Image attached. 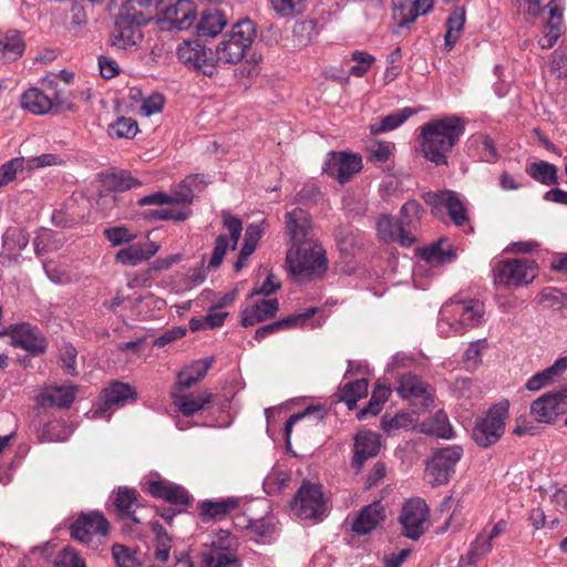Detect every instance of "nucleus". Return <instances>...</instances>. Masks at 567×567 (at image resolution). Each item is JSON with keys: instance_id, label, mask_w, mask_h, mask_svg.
I'll use <instances>...</instances> for the list:
<instances>
[{"instance_id": "nucleus-1", "label": "nucleus", "mask_w": 567, "mask_h": 567, "mask_svg": "<svg viewBox=\"0 0 567 567\" xmlns=\"http://www.w3.org/2000/svg\"><path fill=\"white\" fill-rule=\"evenodd\" d=\"M465 132V120L450 115L433 120L421 127V152L435 165H446L447 154L458 143Z\"/></svg>"}, {"instance_id": "nucleus-2", "label": "nucleus", "mask_w": 567, "mask_h": 567, "mask_svg": "<svg viewBox=\"0 0 567 567\" xmlns=\"http://www.w3.org/2000/svg\"><path fill=\"white\" fill-rule=\"evenodd\" d=\"M286 265L297 281L321 278L328 269L326 250L317 240L292 244L287 251Z\"/></svg>"}, {"instance_id": "nucleus-3", "label": "nucleus", "mask_w": 567, "mask_h": 567, "mask_svg": "<svg viewBox=\"0 0 567 567\" xmlns=\"http://www.w3.org/2000/svg\"><path fill=\"white\" fill-rule=\"evenodd\" d=\"M256 39L255 23L245 19L223 34L216 47V61L226 64L240 62Z\"/></svg>"}, {"instance_id": "nucleus-4", "label": "nucleus", "mask_w": 567, "mask_h": 567, "mask_svg": "<svg viewBox=\"0 0 567 567\" xmlns=\"http://www.w3.org/2000/svg\"><path fill=\"white\" fill-rule=\"evenodd\" d=\"M508 414V402H499L491 406L487 412L476 420L472 437L481 447H489L503 436L505 420Z\"/></svg>"}, {"instance_id": "nucleus-5", "label": "nucleus", "mask_w": 567, "mask_h": 567, "mask_svg": "<svg viewBox=\"0 0 567 567\" xmlns=\"http://www.w3.org/2000/svg\"><path fill=\"white\" fill-rule=\"evenodd\" d=\"M537 275V264L527 258H514L498 262L494 268L497 286H522L532 282Z\"/></svg>"}, {"instance_id": "nucleus-6", "label": "nucleus", "mask_w": 567, "mask_h": 567, "mask_svg": "<svg viewBox=\"0 0 567 567\" xmlns=\"http://www.w3.org/2000/svg\"><path fill=\"white\" fill-rule=\"evenodd\" d=\"M463 456V449L460 445H452L439 449L433 452L426 464L425 476L432 486H441L449 483L455 472V465Z\"/></svg>"}, {"instance_id": "nucleus-7", "label": "nucleus", "mask_w": 567, "mask_h": 567, "mask_svg": "<svg viewBox=\"0 0 567 567\" xmlns=\"http://www.w3.org/2000/svg\"><path fill=\"white\" fill-rule=\"evenodd\" d=\"M422 198L431 207L434 217H443V207H445L456 226L462 227L468 221L467 210L456 192L451 189L426 192Z\"/></svg>"}, {"instance_id": "nucleus-8", "label": "nucleus", "mask_w": 567, "mask_h": 567, "mask_svg": "<svg viewBox=\"0 0 567 567\" xmlns=\"http://www.w3.org/2000/svg\"><path fill=\"white\" fill-rule=\"evenodd\" d=\"M176 54L181 63L204 75L213 78L217 74V61L212 49L202 44L198 40L184 41L177 47Z\"/></svg>"}, {"instance_id": "nucleus-9", "label": "nucleus", "mask_w": 567, "mask_h": 567, "mask_svg": "<svg viewBox=\"0 0 567 567\" xmlns=\"http://www.w3.org/2000/svg\"><path fill=\"white\" fill-rule=\"evenodd\" d=\"M163 7L157 18L162 30L184 31L189 29L196 20V7L190 0H174Z\"/></svg>"}, {"instance_id": "nucleus-10", "label": "nucleus", "mask_w": 567, "mask_h": 567, "mask_svg": "<svg viewBox=\"0 0 567 567\" xmlns=\"http://www.w3.org/2000/svg\"><path fill=\"white\" fill-rule=\"evenodd\" d=\"M291 506L302 519H316L321 517L324 513V502L320 485L303 482Z\"/></svg>"}, {"instance_id": "nucleus-11", "label": "nucleus", "mask_w": 567, "mask_h": 567, "mask_svg": "<svg viewBox=\"0 0 567 567\" xmlns=\"http://www.w3.org/2000/svg\"><path fill=\"white\" fill-rule=\"evenodd\" d=\"M567 388L548 392L530 404V415L539 423H553L567 411Z\"/></svg>"}, {"instance_id": "nucleus-12", "label": "nucleus", "mask_w": 567, "mask_h": 567, "mask_svg": "<svg viewBox=\"0 0 567 567\" xmlns=\"http://www.w3.org/2000/svg\"><path fill=\"white\" fill-rule=\"evenodd\" d=\"M361 169L362 158L343 152H330L322 165V171L340 184L348 183Z\"/></svg>"}, {"instance_id": "nucleus-13", "label": "nucleus", "mask_w": 567, "mask_h": 567, "mask_svg": "<svg viewBox=\"0 0 567 567\" xmlns=\"http://www.w3.org/2000/svg\"><path fill=\"white\" fill-rule=\"evenodd\" d=\"M10 337V344L14 348L24 349L33 354L42 353L45 350V341L39 330L30 323L10 324L0 332V338Z\"/></svg>"}, {"instance_id": "nucleus-14", "label": "nucleus", "mask_w": 567, "mask_h": 567, "mask_svg": "<svg viewBox=\"0 0 567 567\" xmlns=\"http://www.w3.org/2000/svg\"><path fill=\"white\" fill-rule=\"evenodd\" d=\"M110 524L100 512L82 513L71 525V536L84 544H91L96 535L106 536Z\"/></svg>"}, {"instance_id": "nucleus-15", "label": "nucleus", "mask_w": 567, "mask_h": 567, "mask_svg": "<svg viewBox=\"0 0 567 567\" xmlns=\"http://www.w3.org/2000/svg\"><path fill=\"white\" fill-rule=\"evenodd\" d=\"M285 235L289 238V246L317 240L309 213L298 207L287 212L285 214Z\"/></svg>"}, {"instance_id": "nucleus-16", "label": "nucleus", "mask_w": 567, "mask_h": 567, "mask_svg": "<svg viewBox=\"0 0 567 567\" xmlns=\"http://www.w3.org/2000/svg\"><path fill=\"white\" fill-rule=\"evenodd\" d=\"M396 392L400 398L416 408H427L433 403L427 384L413 373H406L399 378Z\"/></svg>"}, {"instance_id": "nucleus-17", "label": "nucleus", "mask_w": 567, "mask_h": 567, "mask_svg": "<svg viewBox=\"0 0 567 567\" xmlns=\"http://www.w3.org/2000/svg\"><path fill=\"white\" fill-rule=\"evenodd\" d=\"M427 517V505L421 498H412L405 503L400 515L403 534L416 540L424 533V523Z\"/></svg>"}, {"instance_id": "nucleus-18", "label": "nucleus", "mask_w": 567, "mask_h": 567, "mask_svg": "<svg viewBox=\"0 0 567 567\" xmlns=\"http://www.w3.org/2000/svg\"><path fill=\"white\" fill-rule=\"evenodd\" d=\"M138 492L130 487H118L113 495V505L118 517L127 520L125 526L131 530L142 524V518L136 515V509L143 507L138 499Z\"/></svg>"}, {"instance_id": "nucleus-19", "label": "nucleus", "mask_w": 567, "mask_h": 567, "mask_svg": "<svg viewBox=\"0 0 567 567\" xmlns=\"http://www.w3.org/2000/svg\"><path fill=\"white\" fill-rule=\"evenodd\" d=\"M136 398L137 393L132 385L114 381L109 388L103 390V403L95 410L94 415L109 419L111 416L109 410L112 406H122L128 402H135Z\"/></svg>"}, {"instance_id": "nucleus-20", "label": "nucleus", "mask_w": 567, "mask_h": 567, "mask_svg": "<svg viewBox=\"0 0 567 567\" xmlns=\"http://www.w3.org/2000/svg\"><path fill=\"white\" fill-rule=\"evenodd\" d=\"M381 449V437L372 431H359L353 437V456L351 466L360 472L364 463L375 457Z\"/></svg>"}, {"instance_id": "nucleus-21", "label": "nucleus", "mask_w": 567, "mask_h": 567, "mask_svg": "<svg viewBox=\"0 0 567 567\" xmlns=\"http://www.w3.org/2000/svg\"><path fill=\"white\" fill-rule=\"evenodd\" d=\"M147 491L153 497L179 508L186 509L192 503V496L185 487L168 481H151Z\"/></svg>"}, {"instance_id": "nucleus-22", "label": "nucleus", "mask_w": 567, "mask_h": 567, "mask_svg": "<svg viewBox=\"0 0 567 567\" xmlns=\"http://www.w3.org/2000/svg\"><path fill=\"white\" fill-rule=\"evenodd\" d=\"M392 4L396 25L408 28L417 17L431 11L433 0H392Z\"/></svg>"}, {"instance_id": "nucleus-23", "label": "nucleus", "mask_w": 567, "mask_h": 567, "mask_svg": "<svg viewBox=\"0 0 567 567\" xmlns=\"http://www.w3.org/2000/svg\"><path fill=\"white\" fill-rule=\"evenodd\" d=\"M451 311L458 316V324L464 328H473L482 322L485 309L483 302L476 299L452 302L443 308V315Z\"/></svg>"}, {"instance_id": "nucleus-24", "label": "nucleus", "mask_w": 567, "mask_h": 567, "mask_svg": "<svg viewBox=\"0 0 567 567\" xmlns=\"http://www.w3.org/2000/svg\"><path fill=\"white\" fill-rule=\"evenodd\" d=\"M279 311V301L276 298L261 299L247 306L241 311L240 323L243 327H251L274 318Z\"/></svg>"}, {"instance_id": "nucleus-25", "label": "nucleus", "mask_w": 567, "mask_h": 567, "mask_svg": "<svg viewBox=\"0 0 567 567\" xmlns=\"http://www.w3.org/2000/svg\"><path fill=\"white\" fill-rule=\"evenodd\" d=\"M143 40L141 27L115 19L114 31L110 35L112 47L120 50L136 48Z\"/></svg>"}, {"instance_id": "nucleus-26", "label": "nucleus", "mask_w": 567, "mask_h": 567, "mask_svg": "<svg viewBox=\"0 0 567 567\" xmlns=\"http://www.w3.org/2000/svg\"><path fill=\"white\" fill-rule=\"evenodd\" d=\"M158 249L159 246L151 240L132 244L115 254V261L124 266L134 267L152 258Z\"/></svg>"}, {"instance_id": "nucleus-27", "label": "nucleus", "mask_w": 567, "mask_h": 567, "mask_svg": "<svg viewBox=\"0 0 567 567\" xmlns=\"http://www.w3.org/2000/svg\"><path fill=\"white\" fill-rule=\"evenodd\" d=\"M239 505L236 497H227L218 501L205 499L198 503V516L202 523L220 520Z\"/></svg>"}, {"instance_id": "nucleus-28", "label": "nucleus", "mask_w": 567, "mask_h": 567, "mask_svg": "<svg viewBox=\"0 0 567 567\" xmlns=\"http://www.w3.org/2000/svg\"><path fill=\"white\" fill-rule=\"evenodd\" d=\"M78 392L76 385L51 386L42 391L37 400L44 408L68 409L73 403Z\"/></svg>"}, {"instance_id": "nucleus-29", "label": "nucleus", "mask_w": 567, "mask_h": 567, "mask_svg": "<svg viewBox=\"0 0 567 567\" xmlns=\"http://www.w3.org/2000/svg\"><path fill=\"white\" fill-rule=\"evenodd\" d=\"M384 519V509L379 502L361 508L352 523V530L359 535L372 532Z\"/></svg>"}, {"instance_id": "nucleus-30", "label": "nucleus", "mask_w": 567, "mask_h": 567, "mask_svg": "<svg viewBox=\"0 0 567 567\" xmlns=\"http://www.w3.org/2000/svg\"><path fill=\"white\" fill-rule=\"evenodd\" d=\"M379 237L384 241H395L401 246L410 247L415 243V237H409L396 218L390 215H382L377 221Z\"/></svg>"}, {"instance_id": "nucleus-31", "label": "nucleus", "mask_w": 567, "mask_h": 567, "mask_svg": "<svg viewBox=\"0 0 567 567\" xmlns=\"http://www.w3.org/2000/svg\"><path fill=\"white\" fill-rule=\"evenodd\" d=\"M21 106L35 115H43L54 109L52 97L38 87H30L21 95Z\"/></svg>"}, {"instance_id": "nucleus-32", "label": "nucleus", "mask_w": 567, "mask_h": 567, "mask_svg": "<svg viewBox=\"0 0 567 567\" xmlns=\"http://www.w3.org/2000/svg\"><path fill=\"white\" fill-rule=\"evenodd\" d=\"M567 370V355L557 359L550 367L537 372L529 378L525 388L529 391H538L550 384L554 379Z\"/></svg>"}, {"instance_id": "nucleus-33", "label": "nucleus", "mask_w": 567, "mask_h": 567, "mask_svg": "<svg viewBox=\"0 0 567 567\" xmlns=\"http://www.w3.org/2000/svg\"><path fill=\"white\" fill-rule=\"evenodd\" d=\"M213 362L214 358H206L192 362L177 374V385L182 389L190 388L204 379Z\"/></svg>"}, {"instance_id": "nucleus-34", "label": "nucleus", "mask_w": 567, "mask_h": 567, "mask_svg": "<svg viewBox=\"0 0 567 567\" xmlns=\"http://www.w3.org/2000/svg\"><path fill=\"white\" fill-rule=\"evenodd\" d=\"M25 43L21 33L10 30L0 39V60L12 62L18 60L24 52Z\"/></svg>"}, {"instance_id": "nucleus-35", "label": "nucleus", "mask_w": 567, "mask_h": 567, "mask_svg": "<svg viewBox=\"0 0 567 567\" xmlns=\"http://www.w3.org/2000/svg\"><path fill=\"white\" fill-rule=\"evenodd\" d=\"M227 24L225 14L219 10H209L203 13L197 24L199 38H215Z\"/></svg>"}, {"instance_id": "nucleus-36", "label": "nucleus", "mask_w": 567, "mask_h": 567, "mask_svg": "<svg viewBox=\"0 0 567 567\" xmlns=\"http://www.w3.org/2000/svg\"><path fill=\"white\" fill-rule=\"evenodd\" d=\"M423 207L416 200H408L400 209L398 221L404 234L414 237L413 230L420 225Z\"/></svg>"}, {"instance_id": "nucleus-37", "label": "nucleus", "mask_w": 567, "mask_h": 567, "mask_svg": "<svg viewBox=\"0 0 567 567\" xmlns=\"http://www.w3.org/2000/svg\"><path fill=\"white\" fill-rule=\"evenodd\" d=\"M413 114H415V111L411 107L398 110L370 124V132L373 135H378L380 133L392 131L401 126Z\"/></svg>"}, {"instance_id": "nucleus-38", "label": "nucleus", "mask_w": 567, "mask_h": 567, "mask_svg": "<svg viewBox=\"0 0 567 567\" xmlns=\"http://www.w3.org/2000/svg\"><path fill=\"white\" fill-rule=\"evenodd\" d=\"M213 399L210 392H203L197 396L192 394H174V403L185 416H192L203 410Z\"/></svg>"}, {"instance_id": "nucleus-39", "label": "nucleus", "mask_w": 567, "mask_h": 567, "mask_svg": "<svg viewBox=\"0 0 567 567\" xmlns=\"http://www.w3.org/2000/svg\"><path fill=\"white\" fill-rule=\"evenodd\" d=\"M551 0L548 4L549 19L546 23V32L542 42L543 48H551L560 37V27L563 24V10Z\"/></svg>"}, {"instance_id": "nucleus-40", "label": "nucleus", "mask_w": 567, "mask_h": 567, "mask_svg": "<svg viewBox=\"0 0 567 567\" xmlns=\"http://www.w3.org/2000/svg\"><path fill=\"white\" fill-rule=\"evenodd\" d=\"M526 173L543 185H555L558 182L557 167L545 161L532 163L526 168Z\"/></svg>"}, {"instance_id": "nucleus-41", "label": "nucleus", "mask_w": 567, "mask_h": 567, "mask_svg": "<svg viewBox=\"0 0 567 567\" xmlns=\"http://www.w3.org/2000/svg\"><path fill=\"white\" fill-rule=\"evenodd\" d=\"M103 185L107 190L111 192H125L133 187L140 186L141 182L131 176L128 172L121 171L118 173H111L105 175Z\"/></svg>"}, {"instance_id": "nucleus-42", "label": "nucleus", "mask_w": 567, "mask_h": 567, "mask_svg": "<svg viewBox=\"0 0 567 567\" xmlns=\"http://www.w3.org/2000/svg\"><path fill=\"white\" fill-rule=\"evenodd\" d=\"M472 146L478 152V157L483 162L493 163L498 159V152L494 141L485 134L473 135L470 138Z\"/></svg>"}, {"instance_id": "nucleus-43", "label": "nucleus", "mask_w": 567, "mask_h": 567, "mask_svg": "<svg viewBox=\"0 0 567 567\" xmlns=\"http://www.w3.org/2000/svg\"><path fill=\"white\" fill-rule=\"evenodd\" d=\"M203 567H241L238 554L224 551H204L202 554Z\"/></svg>"}, {"instance_id": "nucleus-44", "label": "nucleus", "mask_w": 567, "mask_h": 567, "mask_svg": "<svg viewBox=\"0 0 567 567\" xmlns=\"http://www.w3.org/2000/svg\"><path fill=\"white\" fill-rule=\"evenodd\" d=\"M33 246L37 256H42L49 251L58 250L62 246V241L56 238V233L42 228L38 231Z\"/></svg>"}, {"instance_id": "nucleus-45", "label": "nucleus", "mask_w": 567, "mask_h": 567, "mask_svg": "<svg viewBox=\"0 0 567 567\" xmlns=\"http://www.w3.org/2000/svg\"><path fill=\"white\" fill-rule=\"evenodd\" d=\"M299 318L300 317L298 316H289L287 318L279 319L271 323L265 324L255 331L254 339L260 342L270 334L277 333L282 330L292 329L298 326Z\"/></svg>"}, {"instance_id": "nucleus-46", "label": "nucleus", "mask_w": 567, "mask_h": 567, "mask_svg": "<svg viewBox=\"0 0 567 567\" xmlns=\"http://www.w3.org/2000/svg\"><path fill=\"white\" fill-rule=\"evenodd\" d=\"M326 414L327 411L322 406H308L303 412L290 415L285 424V436L287 443L289 444L292 427L298 421L312 417L315 422L319 423L323 421Z\"/></svg>"}, {"instance_id": "nucleus-47", "label": "nucleus", "mask_w": 567, "mask_h": 567, "mask_svg": "<svg viewBox=\"0 0 567 567\" xmlns=\"http://www.w3.org/2000/svg\"><path fill=\"white\" fill-rule=\"evenodd\" d=\"M116 18L138 27L146 25L150 22L142 9L133 0L124 1Z\"/></svg>"}, {"instance_id": "nucleus-48", "label": "nucleus", "mask_w": 567, "mask_h": 567, "mask_svg": "<svg viewBox=\"0 0 567 567\" xmlns=\"http://www.w3.org/2000/svg\"><path fill=\"white\" fill-rule=\"evenodd\" d=\"M238 540L228 530L220 529L214 535L210 547L206 551H224L225 554H237Z\"/></svg>"}, {"instance_id": "nucleus-49", "label": "nucleus", "mask_w": 567, "mask_h": 567, "mask_svg": "<svg viewBox=\"0 0 567 567\" xmlns=\"http://www.w3.org/2000/svg\"><path fill=\"white\" fill-rule=\"evenodd\" d=\"M270 3L281 18H292L306 10V0H270Z\"/></svg>"}, {"instance_id": "nucleus-50", "label": "nucleus", "mask_w": 567, "mask_h": 567, "mask_svg": "<svg viewBox=\"0 0 567 567\" xmlns=\"http://www.w3.org/2000/svg\"><path fill=\"white\" fill-rule=\"evenodd\" d=\"M413 416L408 412H400L395 415L385 413L381 419V427L388 434L400 429H408L413 424Z\"/></svg>"}, {"instance_id": "nucleus-51", "label": "nucleus", "mask_w": 567, "mask_h": 567, "mask_svg": "<svg viewBox=\"0 0 567 567\" xmlns=\"http://www.w3.org/2000/svg\"><path fill=\"white\" fill-rule=\"evenodd\" d=\"M138 131L137 122L131 117H118L109 126V134L118 138H132Z\"/></svg>"}, {"instance_id": "nucleus-52", "label": "nucleus", "mask_w": 567, "mask_h": 567, "mask_svg": "<svg viewBox=\"0 0 567 567\" xmlns=\"http://www.w3.org/2000/svg\"><path fill=\"white\" fill-rule=\"evenodd\" d=\"M112 555L117 567H140L142 565L137 557V551L124 545L114 544Z\"/></svg>"}, {"instance_id": "nucleus-53", "label": "nucleus", "mask_w": 567, "mask_h": 567, "mask_svg": "<svg viewBox=\"0 0 567 567\" xmlns=\"http://www.w3.org/2000/svg\"><path fill=\"white\" fill-rule=\"evenodd\" d=\"M197 176H189L178 184L173 190L171 197L173 204H190L194 198L193 185L196 183Z\"/></svg>"}, {"instance_id": "nucleus-54", "label": "nucleus", "mask_w": 567, "mask_h": 567, "mask_svg": "<svg viewBox=\"0 0 567 567\" xmlns=\"http://www.w3.org/2000/svg\"><path fill=\"white\" fill-rule=\"evenodd\" d=\"M422 257L429 262H451L455 252L451 249L444 250L441 241H436L422 251Z\"/></svg>"}, {"instance_id": "nucleus-55", "label": "nucleus", "mask_w": 567, "mask_h": 567, "mask_svg": "<svg viewBox=\"0 0 567 567\" xmlns=\"http://www.w3.org/2000/svg\"><path fill=\"white\" fill-rule=\"evenodd\" d=\"M3 244L10 251H21L27 248L29 244V235L20 228L9 229L3 236Z\"/></svg>"}, {"instance_id": "nucleus-56", "label": "nucleus", "mask_w": 567, "mask_h": 567, "mask_svg": "<svg viewBox=\"0 0 567 567\" xmlns=\"http://www.w3.org/2000/svg\"><path fill=\"white\" fill-rule=\"evenodd\" d=\"M539 302L546 303L547 307L551 308H565L567 307V298L565 292L558 288L546 287L538 296Z\"/></svg>"}, {"instance_id": "nucleus-57", "label": "nucleus", "mask_w": 567, "mask_h": 567, "mask_svg": "<svg viewBox=\"0 0 567 567\" xmlns=\"http://www.w3.org/2000/svg\"><path fill=\"white\" fill-rule=\"evenodd\" d=\"M493 548L492 539L484 534L477 535L474 543L471 545V548L468 550V558L471 560V564H475L481 558L486 556Z\"/></svg>"}, {"instance_id": "nucleus-58", "label": "nucleus", "mask_w": 567, "mask_h": 567, "mask_svg": "<svg viewBox=\"0 0 567 567\" xmlns=\"http://www.w3.org/2000/svg\"><path fill=\"white\" fill-rule=\"evenodd\" d=\"M104 236L114 247L128 244L136 238V234L130 231V229L124 226L106 228Z\"/></svg>"}, {"instance_id": "nucleus-59", "label": "nucleus", "mask_w": 567, "mask_h": 567, "mask_svg": "<svg viewBox=\"0 0 567 567\" xmlns=\"http://www.w3.org/2000/svg\"><path fill=\"white\" fill-rule=\"evenodd\" d=\"M24 167V158L16 157L2 166H0V187L8 185L10 182L14 181L17 177V173L22 171Z\"/></svg>"}, {"instance_id": "nucleus-60", "label": "nucleus", "mask_w": 567, "mask_h": 567, "mask_svg": "<svg viewBox=\"0 0 567 567\" xmlns=\"http://www.w3.org/2000/svg\"><path fill=\"white\" fill-rule=\"evenodd\" d=\"M228 245H229V241H228V238L226 235H219L216 238L212 258L208 264L209 270L215 269L220 266V264L223 262L224 257L226 255V251L228 249Z\"/></svg>"}, {"instance_id": "nucleus-61", "label": "nucleus", "mask_w": 567, "mask_h": 567, "mask_svg": "<svg viewBox=\"0 0 567 567\" xmlns=\"http://www.w3.org/2000/svg\"><path fill=\"white\" fill-rule=\"evenodd\" d=\"M55 567H85V563L73 548L65 547L59 554Z\"/></svg>"}, {"instance_id": "nucleus-62", "label": "nucleus", "mask_w": 567, "mask_h": 567, "mask_svg": "<svg viewBox=\"0 0 567 567\" xmlns=\"http://www.w3.org/2000/svg\"><path fill=\"white\" fill-rule=\"evenodd\" d=\"M188 210H175L172 208H158L150 213V217L158 220L182 221L188 218Z\"/></svg>"}, {"instance_id": "nucleus-63", "label": "nucleus", "mask_w": 567, "mask_h": 567, "mask_svg": "<svg viewBox=\"0 0 567 567\" xmlns=\"http://www.w3.org/2000/svg\"><path fill=\"white\" fill-rule=\"evenodd\" d=\"M164 105V96L159 93H154L143 100L141 105V113L144 116H151L162 111Z\"/></svg>"}, {"instance_id": "nucleus-64", "label": "nucleus", "mask_w": 567, "mask_h": 567, "mask_svg": "<svg viewBox=\"0 0 567 567\" xmlns=\"http://www.w3.org/2000/svg\"><path fill=\"white\" fill-rule=\"evenodd\" d=\"M281 287L280 282L276 279L275 275L269 274L261 286L255 287L248 295V298L254 296L268 297L279 290Z\"/></svg>"}]
</instances>
